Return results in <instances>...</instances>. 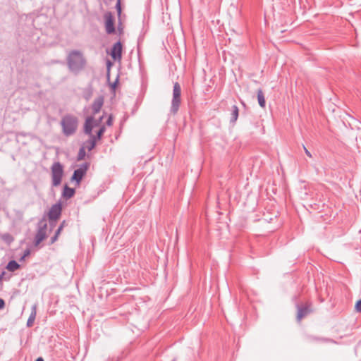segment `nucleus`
<instances>
[{
  "mask_svg": "<svg viewBox=\"0 0 361 361\" xmlns=\"http://www.w3.org/2000/svg\"><path fill=\"white\" fill-rule=\"evenodd\" d=\"M67 65L71 71L78 73L86 65V59L79 50H72L67 56Z\"/></svg>",
  "mask_w": 361,
  "mask_h": 361,
  "instance_id": "obj_1",
  "label": "nucleus"
},
{
  "mask_svg": "<svg viewBox=\"0 0 361 361\" xmlns=\"http://www.w3.org/2000/svg\"><path fill=\"white\" fill-rule=\"evenodd\" d=\"M61 125L62 126L63 133L66 136L72 135L77 130L78 118L73 115L67 114L62 118Z\"/></svg>",
  "mask_w": 361,
  "mask_h": 361,
  "instance_id": "obj_2",
  "label": "nucleus"
},
{
  "mask_svg": "<svg viewBox=\"0 0 361 361\" xmlns=\"http://www.w3.org/2000/svg\"><path fill=\"white\" fill-rule=\"evenodd\" d=\"M64 174L63 166L59 161L54 162L51 166V185L59 186Z\"/></svg>",
  "mask_w": 361,
  "mask_h": 361,
  "instance_id": "obj_3",
  "label": "nucleus"
},
{
  "mask_svg": "<svg viewBox=\"0 0 361 361\" xmlns=\"http://www.w3.org/2000/svg\"><path fill=\"white\" fill-rule=\"evenodd\" d=\"M181 104V87L178 82L173 84V97L170 109L171 114L175 115L179 110Z\"/></svg>",
  "mask_w": 361,
  "mask_h": 361,
  "instance_id": "obj_4",
  "label": "nucleus"
},
{
  "mask_svg": "<svg viewBox=\"0 0 361 361\" xmlns=\"http://www.w3.org/2000/svg\"><path fill=\"white\" fill-rule=\"evenodd\" d=\"M62 212V204L61 202L53 204L48 213L49 224L51 227L56 224V221L60 218Z\"/></svg>",
  "mask_w": 361,
  "mask_h": 361,
  "instance_id": "obj_5",
  "label": "nucleus"
},
{
  "mask_svg": "<svg viewBox=\"0 0 361 361\" xmlns=\"http://www.w3.org/2000/svg\"><path fill=\"white\" fill-rule=\"evenodd\" d=\"M47 224L44 218L38 223L37 232L35 237L34 244L35 246L39 245L47 238Z\"/></svg>",
  "mask_w": 361,
  "mask_h": 361,
  "instance_id": "obj_6",
  "label": "nucleus"
},
{
  "mask_svg": "<svg viewBox=\"0 0 361 361\" xmlns=\"http://www.w3.org/2000/svg\"><path fill=\"white\" fill-rule=\"evenodd\" d=\"M89 168L88 163H84L80 167L75 169L71 176V181H75L76 185H79L83 177L85 176Z\"/></svg>",
  "mask_w": 361,
  "mask_h": 361,
  "instance_id": "obj_7",
  "label": "nucleus"
},
{
  "mask_svg": "<svg viewBox=\"0 0 361 361\" xmlns=\"http://www.w3.org/2000/svg\"><path fill=\"white\" fill-rule=\"evenodd\" d=\"M298 310L297 312V320L301 321L302 319L311 314L313 310L312 309V304L310 302H306L305 304L296 305Z\"/></svg>",
  "mask_w": 361,
  "mask_h": 361,
  "instance_id": "obj_8",
  "label": "nucleus"
},
{
  "mask_svg": "<svg viewBox=\"0 0 361 361\" xmlns=\"http://www.w3.org/2000/svg\"><path fill=\"white\" fill-rule=\"evenodd\" d=\"M105 28L107 34H114L115 32L114 18L111 12H107L104 15Z\"/></svg>",
  "mask_w": 361,
  "mask_h": 361,
  "instance_id": "obj_9",
  "label": "nucleus"
},
{
  "mask_svg": "<svg viewBox=\"0 0 361 361\" xmlns=\"http://www.w3.org/2000/svg\"><path fill=\"white\" fill-rule=\"evenodd\" d=\"M122 49L123 46L120 41H118L113 45L110 54L114 60L116 61L121 59Z\"/></svg>",
  "mask_w": 361,
  "mask_h": 361,
  "instance_id": "obj_10",
  "label": "nucleus"
},
{
  "mask_svg": "<svg viewBox=\"0 0 361 361\" xmlns=\"http://www.w3.org/2000/svg\"><path fill=\"white\" fill-rule=\"evenodd\" d=\"M94 117L92 116L87 117L85 119V122L84 124V133L85 134L89 135L90 137L92 135V129L94 127Z\"/></svg>",
  "mask_w": 361,
  "mask_h": 361,
  "instance_id": "obj_11",
  "label": "nucleus"
},
{
  "mask_svg": "<svg viewBox=\"0 0 361 361\" xmlns=\"http://www.w3.org/2000/svg\"><path fill=\"white\" fill-rule=\"evenodd\" d=\"M104 99L103 96H99L94 99V101L93 102V103L92 104V109L93 114H97V113H99L100 111V110L104 104Z\"/></svg>",
  "mask_w": 361,
  "mask_h": 361,
  "instance_id": "obj_12",
  "label": "nucleus"
},
{
  "mask_svg": "<svg viewBox=\"0 0 361 361\" xmlns=\"http://www.w3.org/2000/svg\"><path fill=\"white\" fill-rule=\"evenodd\" d=\"M37 304H34L32 306L31 313L29 316V318H28V319L27 321V324H26V326L27 327H32L33 326V324L35 322L36 315H37Z\"/></svg>",
  "mask_w": 361,
  "mask_h": 361,
  "instance_id": "obj_13",
  "label": "nucleus"
},
{
  "mask_svg": "<svg viewBox=\"0 0 361 361\" xmlns=\"http://www.w3.org/2000/svg\"><path fill=\"white\" fill-rule=\"evenodd\" d=\"M75 193V190L74 188L68 187L67 185H65L63 187V190L62 192V196L65 199L68 200L74 196Z\"/></svg>",
  "mask_w": 361,
  "mask_h": 361,
  "instance_id": "obj_14",
  "label": "nucleus"
},
{
  "mask_svg": "<svg viewBox=\"0 0 361 361\" xmlns=\"http://www.w3.org/2000/svg\"><path fill=\"white\" fill-rule=\"evenodd\" d=\"M239 115V109L236 105H233L231 109L230 123L235 124Z\"/></svg>",
  "mask_w": 361,
  "mask_h": 361,
  "instance_id": "obj_15",
  "label": "nucleus"
},
{
  "mask_svg": "<svg viewBox=\"0 0 361 361\" xmlns=\"http://www.w3.org/2000/svg\"><path fill=\"white\" fill-rule=\"evenodd\" d=\"M20 268V265L16 260H11L6 266V269L11 271L14 272Z\"/></svg>",
  "mask_w": 361,
  "mask_h": 361,
  "instance_id": "obj_16",
  "label": "nucleus"
},
{
  "mask_svg": "<svg viewBox=\"0 0 361 361\" xmlns=\"http://www.w3.org/2000/svg\"><path fill=\"white\" fill-rule=\"evenodd\" d=\"M84 145V147L87 148L88 151H91L97 145V140L93 137H90L88 140L85 141Z\"/></svg>",
  "mask_w": 361,
  "mask_h": 361,
  "instance_id": "obj_17",
  "label": "nucleus"
},
{
  "mask_svg": "<svg viewBox=\"0 0 361 361\" xmlns=\"http://www.w3.org/2000/svg\"><path fill=\"white\" fill-rule=\"evenodd\" d=\"M257 100H258L259 105L261 107L263 108L265 106L266 101H265L264 93L261 89H259L257 90Z\"/></svg>",
  "mask_w": 361,
  "mask_h": 361,
  "instance_id": "obj_18",
  "label": "nucleus"
},
{
  "mask_svg": "<svg viewBox=\"0 0 361 361\" xmlns=\"http://www.w3.org/2000/svg\"><path fill=\"white\" fill-rule=\"evenodd\" d=\"M93 94V90L91 86L85 88L82 93V97L86 101H89Z\"/></svg>",
  "mask_w": 361,
  "mask_h": 361,
  "instance_id": "obj_19",
  "label": "nucleus"
},
{
  "mask_svg": "<svg viewBox=\"0 0 361 361\" xmlns=\"http://www.w3.org/2000/svg\"><path fill=\"white\" fill-rule=\"evenodd\" d=\"M106 131V128L104 126H102L99 128V130L97 132V135H92L90 137L94 138L97 141L102 139L104 132Z\"/></svg>",
  "mask_w": 361,
  "mask_h": 361,
  "instance_id": "obj_20",
  "label": "nucleus"
},
{
  "mask_svg": "<svg viewBox=\"0 0 361 361\" xmlns=\"http://www.w3.org/2000/svg\"><path fill=\"white\" fill-rule=\"evenodd\" d=\"M1 238L8 245L11 244L14 240L13 237L8 233L2 234Z\"/></svg>",
  "mask_w": 361,
  "mask_h": 361,
  "instance_id": "obj_21",
  "label": "nucleus"
},
{
  "mask_svg": "<svg viewBox=\"0 0 361 361\" xmlns=\"http://www.w3.org/2000/svg\"><path fill=\"white\" fill-rule=\"evenodd\" d=\"M85 155H86V152L85 150V147H80L79 149L78 154L77 160L78 161L83 160L85 159Z\"/></svg>",
  "mask_w": 361,
  "mask_h": 361,
  "instance_id": "obj_22",
  "label": "nucleus"
},
{
  "mask_svg": "<svg viewBox=\"0 0 361 361\" xmlns=\"http://www.w3.org/2000/svg\"><path fill=\"white\" fill-rule=\"evenodd\" d=\"M67 225H68V224H67L66 221L63 220V221L61 223L60 226H59V228H57V230L56 231V232L60 234V233H61V231L63 230V228L65 226H66Z\"/></svg>",
  "mask_w": 361,
  "mask_h": 361,
  "instance_id": "obj_23",
  "label": "nucleus"
},
{
  "mask_svg": "<svg viewBox=\"0 0 361 361\" xmlns=\"http://www.w3.org/2000/svg\"><path fill=\"white\" fill-rule=\"evenodd\" d=\"M355 309L357 312L361 313V299L357 300L355 303Z\"/></svg>",
  "mask_w": 361,
  "mask_h": 361,
  "instance_id": "obj_24",
  "label": "nucleus"
},
{
  "mask_svg": "<svg viewBox=\"0 0 361 361\" xmlns=\"http://www.w3.org/2000/svg\"><path fill=\"white\" fill-rule=\"evenodd\" d=\"M30 255V250L29 249H26L24 251L23 255L20 258V261L22 262L25 259V257Z\"/></svg>",
  "mask_w": 361,
  "mask_h": 361,
  "instance_id": "obj_25",
  "label": "nucleus"
},
{
  "mask_svg": "<svg viewBox=\"0 0 361 361\" xmlns=\"http://www.w3.org/2000/svg\"><path fill=\"white\" fill-rule=\"evenodd\" d=\"M59 235H60L59 233L55 232V234L54 235V236H52L51 238L50 244L54 243L57 240L58 237H59Z\"/></svg>",
  "mask_w": 361,
  "mask_h": 361,
  "instance_id": "obj_26",
  "label": "nucleus"
},
{
  "mask_svg": "<svg viewBox=\"0 0 361 361\" xmlns=\"http://www.w3.org/2000/svg\"><path fill=\"white\" fill-rule=\"evenodd\" d=\"M116 8L117 10L118 14L120 15L121 13V1L120 0L117 1Z\"/></svg>",
  "mask_w": 361,
  "mask_h": 361,
  "instance_id": "obj_27",
  "label": "nucleus"
},
{
  "mask_svg": "<svg viewBox=\"0 0 361 361\" xmlns=\"http://www.w3.org/2000/svg\"><path fill=\"white\" fill-rule=\"evenodd\" d=\"M102 119H103V116L100 117L97 120L94 119L93 124H94V127L99 126L100 125V123L102 122Z\"/></svg>",
  "mask_w": 361,
  "mask_h": 361,
  "instance_id": "obj_28",
  "label": "nucleus"
},
{
  "mask_svg": "<svg viewBox=\"0 0 361 361\" xmlns=\"http://www.w3.org/2000/svg\"><path fill=\"white\" fill-rule=\"evenodd\" d=\"M113 123V118L112 116H109L108 119L106 121V124L109 126H111Z\"/></svg>",
  "mask_w": 361,
  "mask_h": 361,
  "instance_id": "obj_29",
  "label": "nucleus"
},
{
  "mask_svg": "<svg viewBox=\"0 0 361 361\" xmlns=\"http://www.w3.org/2000/svg\"><path fill=\"white\" fill-rule=\"evenodd\" d=\"M5 275H6V272L5 271H2L0 274V282L3 280V279H5L6 281L9 280L10 279V277H8V278H5Z\"/></svg>",
  "mask_w": 361,
  "mask_h": 361,
  "instance_id": "obj_30",
  "label": "nucleus"
},
{
  "mask_svg": "<svg viewBox=\"0 0 361 361\" xmlns=\"http://www.w3.org/2000/svg\"><path fill=\"white\" fill-rule=\"evenodd\" d=\"M303 149H304V151H305V153L306 154V155L309 157H312V154L310 153V152L305 147V145H303Z\"/></svg>",
  "mask_w": 361,
  "mask_h": 361,
  "instance_id": "obj_31",
  "label": "nucleus"
},
{
  "mask_svg": "<svg viewBox=\"0 0 361 361\" xmlns=\"http://www.w3.org/2000/svg\"><path fill=\"white\" fill-rule=\"evenodd\" d=\"M118 78L116 80V81H114L111 85V87L112 88V90H115L116 86H117V84H118Z\"/></svg>",
  "mask_w": 361,
  "mask_h": 361,
  "instance_id": "obj_32",
  "label": "nucleus"
},
{
  "mask_svg": "<svg viewBox=\"0 0 361 361\" xmlns=\"http://www.w3.org/2000/svg\"><path fill=\"white\" fill-rule=\"evenodd\" d=\"M4 307H5V301L2 298H0V310L3 309Z\"/></svg>",
  "mask_w": 361,
  "mask_h": 361,
  "instance_id": "obj_33",
  "label": "nucleus"
},
{
  "mask_svg": "<svg viewBox=\"0 0 361 361\" xmlns=\"http://www.w3.org/2000/svg\"><path fill=\"white\" fill-rule=\"evenodd\" d=\"M35 361H44V359L42 357H39L35 360Z\"/></svg>",
  "mask_w": 361,
  "mask_h": 361,
  "instance_id": "obj_34",
  "label": "nucleus"
}]
</instances>
